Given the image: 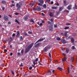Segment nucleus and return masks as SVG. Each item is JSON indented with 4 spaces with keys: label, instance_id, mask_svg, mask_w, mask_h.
<instances>
[{
    "label": "nucleus",
    "instance_id": "nucleus-53",
    "mask_svg": "<svg viewBox=\"0 0 77 77\" xmlns=\"http://www.w3.org/2000/svg\"><path fill=\"white\" fill-rule=\"evenodd\" d=\"M8 24H11V22H8Z\"/></svg>",
    "mask_w": 77,
    "mask_h": 77
},
{
    "label": "nucleus",
    "instance_id": "nucleus-43",
    "mask_svg": "<svg viewBox=\"0 0 77 77\" xmlns=\"http://www.w3.org/2000/svg\"><path fill=\"white\" fill-rule=\"evenodd\" d=\"M39 25L40 26H42V23H40V24H39Z\"/></svg>",
    "mask_w": 77,
    "mask_h": 77
},
{
    "label": "nucleus",
    "instance_id": "nucleus-27",
    "mask_svg": "<svg viewBox=\"0 0 77 77\" xmlns=\"http://www.w3.org/2000/svg\"><path fill=\"white\" fill-rule=\"evenodd\" d=\"M15 22L17 23V24H20V22H19V21H18L17 20H16L15 21Z\"/></svg>",
    "mask_w": 77,
    "mask_h": 77
},
{
    "label": "nucleus",
    "instance_id": "nucleus-37",
    "mask_svg": "<svg viewBox=\"0 0 77 77\" xmlns=\"http://www.w3.org/2000/svg\"><path fill=\"white\" fill-rule=\"evenodd\" d=\"M62 40L61 39H60V38L59 37H58V41H61Z\"/></svg>",
    "mask_w": 77,
    "mask_h": 77
},
{
    "label": "nucleus",
    "instance_id": "nucleus-30",
    "mask_svg": "<svg viewBox=\"0 0 77 77\" xmlns=\"http://www.w3.org/2000/svg\"><path fill=\"white\" fill-rule=\"evenodd\" d=\"M23 53H24V50L22 49V50L21 51V53L23 54Z\"/></svg>",
    "mask_w": 77,
    "mask_h": 77
},
{
    "label": "nucleus",
    "instance_id": "nucleus-62",
    "mask_svg": "<svg viewBox=\"0 0 77 77\" xmlns=\"http://www.w3.org/2000/svg\"><path fill=\"white\" fill-rule=\"evenodd\" d=\"M71 36H69L68 37V39H70V38H71Z\"/></svg>",
    "mask_w": 77,
    "mask_h": 77
},
{
    "label": "nucleus",
    "instance_id": "nucleus-52",
    "mask_svg": "<svg viewBox=\"0 0 77 77\" xmlns=\"http://www.w3.org/2000/svg\"><path fill=\"white\" fill-rule=\"evenodd\" d=\"M62 54L63 55V56H66V54L64 53H63Z\"/></svg>",
    "mask_w": 77,
    "mask_h": 77
},
{
    "label": "nucleus",
    "instance_id": "nucleus-51",
    "mask_svg": "<svg viewBox=\"0 0 77 77\" xmlns=\"http://www.w3.org/2000/svg\"><path fill=\"white\" fill-rule=\"evenodd\" d=\"M13 54V53H10V56H12Z\"/></svg>",
    "mask_w": 77,
    "mask_h": 77
},
{
    "label": "nucleus",
    "instance_id": "nucleus-16",
    "mask_svg": "<svg viewBox=\"0 0 77 77\" xmlns=\"http://www.w3.org/2000/svg\"><path fill=\"white\" fill-rule=\"evenodd\" d=\"M63 10V7H60L59 9V11L60 12V11H62Z\"/></svg>",
    "mask_w": 77,
    "mask_h": 77
},
{
    "label": "nucleus",
    "instance_id": "nucleus-6",
    "mask_svg": "<svg viewBox=\"0 0 77 77\" xmlns=\"http://www.w3.org/2000/svg\"><path fill=\"white\" fill-rule=\"evenodd\" d=\"M29 16L27 15H26V16H25L24 17V19L25 21L27 20L28 18H29Z\"/></svg>",
    "mask_w": 77,
    "mask_h": 77
},
{
    "label": "nucleus",
    "instance_id": "nucleus-4",
    "mask_svg": "<svg viewBox=\"0 0 77 77\" xmlns=\"http://www.w3.org/2000/svg\"><path fill=\"white\" fill-rule=\"evenodd\" d=\"M38 58H37L35 60H34L33 62V65H32V67H35V65L36 64V62H38Z\"/></svg>",
    "mask_w": 77,
    "mask_h": 77
},
{
    "label": "nucleus",
    "instance_id": "nucleus-10",
    "mask_svg": "<svg viewBox=\"0 0 77 77\" xmlns=\"http://www.w3.org/2000/svg\"><path fill=\"white\" fill-rule=\"evenodd\" d=\"M63 3L64 4V6H67V5H68V4L66 3V0H64L63 1Z\"/></svg>",
    "mask_w": 77,
    "mask_h": 77
},
{
    "label": "nucleus",
    "instance_id": "nucleus-59",
    "mask_svg": "<svg viewBox=\"0 0 77 77\" xmlns=\"http://www.w3.org/2000/svg\"><path fill=\"white\" fill-rule=\"evenodd\" d=\"M22 38V36H20V40H21V39H23Z\"/></svg>",
    "mask_w": 77,
    "mask_h": 77
},
{
    "label": "nucleus",
    "instance_id": "nucleus-2",
    "mask_svg": "<svg viewBox=\"0 0 77 77\" xmlns=\"http://www.w3.org/2000/svg\"><path fill=\"white\" fill-rule=\"evenodd\" d=\"M22 6V3H21V2H19V3H17L16 5V7H17V10L18 11V10H20Z\"/></svg>",
    "mask_w": 77,
    "mask_h": 77
},
{
    "label": "nucleus",
    "instance_id": "nucleus-12",
    "mask_svg": "<svg viewBox=\"0 0 77 77\" xmlns=\"http://www.w3.org/2000/svg\"><path fill=\"white\" fill-rule=\"evenodd\" d=\"M49 16L51 17H53V13L52 12H50L49 13Z\"/></svg>",
    "mask_w": 77,
    "mask_h": 77
},
{
    "label": "nucleus",
    "instance_id": "nucleus-21",
    "mask_svg": "<svg viewBox=\"0 0 77 77\" xmlns=\"http://www.w3.org/2000/svg\"><path fill=\"white\" fill-rule=\"evenodd\" d=\"M49 30L51 31L52 30H53V28L52 27V26H49Z\"/></svg>",
    "mask_w": 77,
    "mask_h": 77
},
{
    "label": "nucleus",
    "instance_id": "nucleus-8",
    "mask_svg": "<svg viewBox=\"0 0 77 77\" xmlns=\"http://www.w3.org/2000/svg\"><path fill=\"white\" fill-rule=\"evenodd\" d=\"M71 7H72V5H69L67 7V9L68 10H71Z\"/></svg>",
    "mask_w": 77,
    "mask_h": 77
},
{
    "label": "nucleus",
    "instance_id": "nucleus-31",
    "mask_svg": "<svg viewBox=\"0 0 77 77\" xmlns=\"http://www.w3.org/2000/svg\"><path fill=\"white\" fill-rule=\"evenodd\" d=\"M13 6H15V4H12L11 5V8H12L13 7Z\"/></svg>",
    "mask_w": 77,
    "mask_h": 77
},
{
    "label": "nucleus",
    "instance_id": "nucleus-40",
    "mask_svg": "<svg viewBox=\"0 0 77 77\" xmlns=\"http://www.w3.org/2000/svg\"><path fill=\"white\" fill-rule=\"evenodd\" d=\"M29 69V70H31V69H32V66L30 67Z\"/></svg>",
    "mask_w": 77,
    "mask_h": 77
},
{
    "label": "nucleus",
    "instance_id": "nucleus-56",
    "mask_svg": "<svg viewBox=\"0 0 77 77\" xmlns=\"http://www.w3.org/2000/svg\"><path fill=\"white\" fill-rule=\"evenodd\" d=\"M51 22H53V19H51Z\"/></svg>",
    "mask_w": 77,
    "mask_h": 77
},
{
    "label": "nucleus",
    "instance_id": "nucleus-47",
    "mask_svg": "<svg viewBox=\"0 0 77 77\" xmlns=\"http://www.w3.org/2000/svg\"><path fill=\"white\" fill-rule=\"evenodd\" d=\"M61 35H62L63 36H64V34L63 33H61Z\"/></svg>",
    "mask_w": 77,
    "mask_h": 77
},
{
    "label": "nucleus",
    "instance_id": "nucleus-14",
    "mask_svg": "<svg viewBox=\"0 0 77 77\" xmlns=\"http://www.w3.org/2000/svg\"><path fill=\"white\" fill-rule=\"evenodd\" d=\"M68 33V32H66L64 33V36L65 37L67 38L68 37V35H67V33Z\"/></svg>",
    "mask_w": 77,
    "mask_h": 77
},
{
    "label": "nucleus",
    "instance_id": "nucleus-34",
    "mask_svg": "<svg viewBox=\"0 0 77 77\" xmlns=\"http://www.w3.org/2000/svg\"><path fill=\"white\" fill-rule=\"evenodd\" d=\"M28 33L29 34H32V32L31 31L28 32Z\"/></svg>",
    "mask_w": 77,
    "mask_h": 77
},
{
    "label": "nucleus",
    "instance_id": "nucleus-63",
    "mask_svg": "<svg viewBox=\"0 0 77 77\" xmlns=\"http://www.w3.org/2000/svg\"><path fill=\"white\" fill-rule=\"evenodd\" d=\"M75 8L76 9H77V5L75 6Z\"/></svg>",
    "mask_w": 77,
    "mask_h": 77
},
{
    "label": "nucleus",
    "instance_id": "nucleus-33",
    "mask_svg": "<svg viewBox=\"0 0 77 77\" xmlns=\"http://www.w3.org/2000/svg\"><path fill=\"white\" fill-rule=\"evenodd\" d=\"M46 2L47 3H49V2H50V0H46Z\"/></svg>",
    "mask_w": 77,
    "mask_h": 77
},
{
    "label": "nucleus",
    "instance_id": "nucleus-39",
    "mask_svg": "<svg viewBox=\"0 0 77 77\" xmlns=\"http://www.w3.org/2000/svg\"><path fill=\"white\" fill-rule=\"evenodd\" d=\"M38 5L39 6H42V4L41 3H38Z\"/></svg>",
    "mask_w": 77,
    "mask_h": 77
},
{
    "label": "nucleus",
    "instance_id": "nucleus-32",
    "mask_svg": "<svg viewBox=\"0 0 77 77\" xmlns=\"http://www.w3.org/2000/svg\"><path fill=\"white\" fill-rule=\"evenodd\" d=\"M35 4V3H33L32 4L30 3L29 4L30 5H31V6H33L34 5V4Z\"/></svg>",
    "mask_w": 77,
    "mask_h": 77
},
{
    "label": "nucleus",
    "instance_id": "nucleus-24",
    "mask_svg": "<svg viewBox=\"0 0 77 77\" xmlns=\"http://www.w3.org/2000/svg\"><path fill=\"white\" fill-rule=\"evenodd\" d=\"M69 27L68 26H66L64 28L65 30H67V29H69Z\"/></svg>",
    "mask_w": 77,
    "mask_h": 77
},
{
    "label": "nucleus",
    "instance_id": "nucleus-44",
    "mask_svg": "<svg viewBox=\"0 0 77 77\" xmlns=\"http://www.w3.org/2000/svg\"><path fill=\"white\" fill-rule=\"evenodd\" d=\"M69 69H68V73H69V72H70L69 71V67H68Z\"/></svg>",
    "mask_w": 77,
    "mask_h": 77
},
{
    "label": "nucleus",
    "instance_id": "nucleus-22",
    "mask_svg": "<svg viewBox=\"0 0 77 77\" xmlns=\"http://www.w3.org/2000/svg\"><path fill=\"white\" fill-rule=\"evenodd\" d=\"M39 2L41 3H42V4H43L44 3V1L43 0H39Z\"/></svg>",
    "mask_w": 77,
    "mask_h": 77
},
{
    "label": "nucleus",
    "instance_id": "nucleus-57",
    "mask_svg": "<svg viewBox=\"0 0 77 77\" xmlns=\"http://www.w3.org/2000/svg\"><path fill=\"white\" fill-rule=\"evenodd\" d=\"M5 7H2V10H5Z\"/></svg>",
    "mask_w": 77,
    "mask_h": 77
},
{
    "label": "nucleus",
    "instance_id": "nucleus-64",
    "mask_svg": "<svg viewBox=\"0 0 77 77\" xmlns=\"http://www.w3.org/2000/svg\"><path fill=\"white\" fill-rule=\"evenodd\" d=\"M51 4H53V1H51Z\"/></svg>",
    "mask_w": 77,
    "mask_h": 77
},
{
    "label": "nucleus",
    "instance_id": "nucleus-36",
    "mask_svg": "<svg viewBox=\"0 0 77 77\" xmlns=\"http://www.w3.org/2000/svg\"><path fill=\"white\" fill-rule=\"evenodd\" d=\"M23 34L24 35H25V36L27 35V34L26 32H24Z\"/></svg>",
    "mask_w": 77,
    "mask_h": 77
},
{
    "label": "nucleus",
    "instance_id": "nucleus-41",
    "mask_svg": "<svg viewBox=\"0 0 77 77\" xmlns=\"http://www.w3.org/2000/svg\"><path fill=\"white\" fill-rule=\"evenodd\" d=\"M71 61L72 62V61H73L74 60V58H73V57H71Z\"/></svg>",
    "mask_w": 77,
    "mask_h": 77
},
{
    "label": "nucleus",
    "instance_id": "nucleus-15",
    "mask_svg": "<svg viewBox=\"0 0 77 77\" xmlns=\"http://www.w3.org/2000/svg\"><path fill=\"white\" fill-rule=\"evenodd\" d=\"M17 35H16V36H19L20 35V32L19 31H18L17 32Z\"/></svg>",
    "mask_w": 77,
    "mask_h": 77
},
{
    "label": "nucleus",
    "instance_id": "nucleus-19",
    "mask_svg": "<svg viewBox=\"0 0 77 77\" xmlns=\"http://www.w3.org/2000/svg\"><path fill=\"white\" fill-rule=\"evenodd\" d=\"M66 53H68L69 51V48H67L66 50Z\"/></svg>",
    "mask_w": 77,
    "mask_h": 77
},
{
    "label": "nucleus",
    "instance_id": "nucleus-54",
    "mask_svg": "<svg viewBox=\"0 0 77 77\" xmlns=\"http://www.w3.org/2000/svg\"><path fill=\"white\" fill-rule=\"evenodd\" d=\"M20 66H23V63H21L20 65Z\"/></svg>",
    "mask_w": 77,
    "mask_h": 77
},
{
    "label": "nucleus",
    "instance_id": "nucleus-61",
    "mask_svg": "<svg viewBox=\"0 0 77 77\" xmlns=\"http://www.w3.org/2000/svg\"><path fill=\"white\" fill-rule=\"evenodd\" d=\"M4 51H5V52H7V50H6V49L4 50Z\"/></svg>",
    "mask_w": 77,
    "mask_h": 77
},
{
    "label": "nucleus",
    "instance_id": "nucleus-29",
    "mask_svg": "<svg viewBox=\"0 0 77 77\" xmlns=\"http://www.w3.org/2000/svg\"><path fill=\"white\" fill-rule=\"evenodd\" d=\"M43 8H46V5L45 4V5H43Z\"/></svg>",
    "mask_w": 77,
    "mask_h": 77
},
{
    "label": "nucleus",
    "instance_id": "nucleus-42",
    "mask_svg": "<svg viewBox=\"0 0 77 77\" xmlns=\"http://www.w3.org/2000/svg\"><path fill=\"white\" fill-rule=\"evenodd\" d=\"M54 27H55V28L57 27V24H54Z\"/></svg>",
    "mask_w": 77,
    "mask_h": 77
},
{
    "label": "nucleus",
    "instance_id": "nucleus-26",
    "mask_svg": "<svg viewBox=\"0 0 77 77\" xmlns=\"http://www.w3.org/2000/svg\"><path fill=\"white\" fill-rule=\"evenodd\" d=\"M66 26H69V25L71 24V23H66Z\"/></svg>",
    "mask_w": 77,
    "mask_h": 77
},
{
    "label": "nucleus",
    "instance_id": "nucleus-45",
    "mask_svg": "<svg viewBox=\"0 0 77 77\" xmlns=\"http://www.w3.org/2000/svg\"><path fill=\"white\" fill-rule=\"evenodd\" d=\"M12 36H15V33H13V34H12Z\"/></svg>",
    "mask_w": 77,
    "mask_h": 77
},
{
    "label": "nucleus",
    "instance_id": "nucleus-46",
    "mask_svg": "<svg viewBox=\"0 0 77 77\" xmlns=\"http://www.w3.org/2000/svg\"><path fill=\"white\" fill-rule=\"evenodd\" d=\"M12 74L13 75H14V73L13 72V71H11Z\"/></svg>",
    "mask_w": 77,
    "mask_h": 77
},
{
    "label": "nucleus",
    "instance_id": "nucleus-55",
    "mask_svg": "<svg viewBox=\"0 0 77 77\" xmlns=\"http://www.w3.org/2000/svg\"><path fill=\"white\" fill-rule=\"evenodd\" d=\"M39 64L40 65H42V64L41 63H39Z\"/></svg>",
    "mask_w": 77,
    "mask_h": 77
},
{
    "label": "nucleus",
    "instance_id": "nucleus-5",
    "mask_svg": "<svg viewBox=\"0 0 77 77\" xmlns=\"http://www.w3.org/2000/svg\"><path fill=\"white\" fill-rule=\"evenodd\" d=\"M4 19L5 21H8V17L6 15H4Z\"/></svg>",
    "mask_w": 77,
    "mask_h": 77
},
{
    "label": "nucleus",
    "instance_id": "nucleus-3",
    "mask_svg": "<svg viewBox=\"0 0 77 77\" xmlns=\"http://www.w3.org/2000/svg\"><path fill=\"white\" fill-rule=\"evenodd\" d=\"M51 47V46L50 45H48L44 48L43 50V51L44 52H47V51H48Z\"/></svg>",
    "mask_w": 77,
    "mask_h": 77
},
{
    "label": "nucleus",
    "instance_id": "nucleus-18",
    "mask_svg": "<svg viewBox=\"0 0 77 77\" xmlns=\"http://www.w3.org/2000/svg\"><path fill=\"white\" fill-rule=\"evenodd\" d=\"M57 8L56 7H52V9H57Z\"/></svg>",
    "mask_w": 77,
    "mask_h": 77
},
{
    "label": "nucleus",
    "instance_id": "nucleus-25",
    "mask_svg": "<svg viewBox=\"0 0 77 77\" xmlns=\"http://www.w3.org/2000/svg\"><path fill=\"white\" fill-rule=\"evenodd\" d=\"M58 69H59V70H60V71H62V68H60V67H58Z\"/></svg>",
    "mask_w": 77,
    "mask_h": 77
},
{
    "label": "nucleus",
    "instance_id": "nucleus-49",
    "mask_svg": "<svg viewBox=\"0 0 77 77\" xmlns=\"http://www.w3.org/2000/svg\"><path fill=\"white\" fill-rule=\"evenodd\" d=\"M49 56L50 57H51V54H50V53H49Z\"/></svg>",
    "mask_w": 77,
    "mask_h": 77
},
{
    "label": "nucleus",
    "instance_id": "nucleus-60",
    "mask_svg": "<svg viewBox=\"0 0 77 77\" xmlns=\"http://www.w3.org/2000/svg\"><path fill=\"white\" fill-rule=\"evenodd\" d=\"M48 22L49 24H51V23L50 22V21H48Z\"/></svg>",
    "mask_w": 77,
    "mask_h": 77
},
{
    "label": "nucleus",
    "instance_id": "nucleus-11",
    "mask_svg": "<svg viewBox=\"0 0 77 77\" xmlns=\"http://www.w3.org/2000/svg\"><path fill=\"white\" fill-rule=\"evenodd\" d=\"M35 10L36 11H40L41 10V8L40 7H39L35 8Z\"/></svg>",
    "mask_w": 77,
    "mask_h": 77
},
{
    "label": "nucleus",
    "instance_id": "nucleus-28",
    "mask_svg": "<svg viewBox=\"0 0 77 77\" xmlns=\"http://www.w3.org/2000/svg\"><path fill=\"white\" fill-rule=\"evenodd\" d=\"M72 48L73 50H74L75 49V47H74V46H72Z\"/></svg>",
    "mask_w": 77,
    "mask_h": 77
},
{
    "label": "nucleus",
    "instance_id": "nucleus-17",
    "mask_svg": "<svg viewBox=\"0 0 77 77\" xmlns=\"http://www.w3.org/2000/svg\"><path fill=\"white\" fill-rule=\"evenodd\" d=\"M66 60V58L65 57H64L63 59H62L63 62H65Z\"/></svg>",
    "mask_w": 77,
    "mask_h": 77
},
{
    "label": "nucleus",
    "instance_id": "nucleus-7",
    "mask_svg": "<svg viewBox=\"0 0 77 77\" xmlns=\"http://www.w3.org/2000/svg\"><path fill=\"white\" fill-rule=\"evenodd\" d=\"M44 40V38L42 39H40L38 40L35 43V45L37 43H38V42H41V41H43Z\"/></svg>",
    "mask_w": 77,
    "mask_h": 77
},
{
    "label": "nucleus",
    "instance_id": "nucleus-38",
    "mask_svg": "<svg viewBox=\"0 0 77 77\" xmlns=\"http://www.w3.org/2000/svg\"><path fill=\"white\" fill-rule=\"evenodd\" d=\"M30 22H32V23H34V21L33 19H31L30 21Z\"/></svg>",
    "mask_w": 77,
    "mask_h": 77
},
{
    "label": "nucleus",
    "instance_id": "nucleus-35",
    "mask_svg": "<svg viewBox=\"0 0 77 77\" xmlns=\"http://www.w3.org/2000/svg\"><path fill=\"white\" fill-rule=\"evenodd\" d=\"M20 54H21V53H20L18 52L17 53V55H18V56H20Z\"/></svg>",
    "mask_w": 77,
    "mask_h": 77
},
{
    "label": "nucleus",
    "instance_id": "nucleus-48",
    "mask_svg": "<svg viewBox=\"0 0 77 77\" xmlns=\"http://www.w3.org/2000/svg\"><path fill=\"white\" fill-rule=\"evenodd\" d=\"M65 12H67V13H68L69 12V11L68 10H65Z\"/></svg>",
    "mask_w": 77,
    "mask_h": 77
},
{
    "label": "nucleus",
    "instance_id": "nucleus-9",
    "mask_svg": "<svg viewBox=\"0 0 77 77\" xmlns=\"http://www.w3.org/2000/svg\"><path fill=\"white\" fill-rule=\"evenodd\" d=\"M61 42H62L63 44H66V41L64 39H62L61 40Z\"/></svg>",
    "mask_w": 77,
    "mask_h": 77
},
{
    "label": "nucleus",
    "instance_id": "nucleus-1",
    "mask_svg": "<svg viewBox=\"0 0 77 77\" xmlns=\"http://www.w3.org/2000/svg\"><path fill=\"white\" fill-rule=\"evenodd\" d=\"M33 43H32L31 44L29 45L27 48H26L25 50V53H27L28 51L30 50V48H32V47H33Z\"/></svg>",
    "mask_w": 77,
    "mask_h": 77
},
{
    "label": "nucleus",
    "instance_id": "nucleus-13",
    "mask_svg": "<svg viewBox=\"0 0 77 77\" xmlns=\"http://www.w3.org/2000/svg\"><path fill=\"white\" fill-rule=\"evenodd\" d=\"M70 40L72 43H73L74 42V38L72 37L71 38Z\"/></svg>",
    "mask_w": 77,
    "mask_h": 77
},
{
    "label": "nucleus",
    "instance_id": "nucleus-20",
    "mask_svg": "<svg viewBox=\"0 0 77 77\" xmlns=\"http://www.w3.org/2000/svg\"><path fill=\"white\" fill-rule=\"evenodd\" d=\"M2 4H5V3H6V1H5V0H2Z\"/></svg>",
    "mask_w": 77,
    "mask_h": 77
},
{
    "label": "nucleus",
    "instance_id": "nucleus-50",
    "mask_svg": "<svg viewBox=\"0 0 77 77\" xmlns=\"http://www.w3.org/2000/svg\"><path fill=\"white\" fill-rule=\"evenodd\" d=\"M42 16H45V14H44L43 13H42Z\"/></svg>",
    "mask_w": 77,
    "mask_h": 77
},
{
    "label": "nucleus",
    "instance_id": "nucleus-58",
    "mask_svg": "<svg viewBox=\"0 0 77 77\" xmlns=\"http://www.w3.org/2000/svg\"><path fill=\"white\" fill-rule=\"evenodd\" d=\"M18 14H19V13H15V15H18Z\"/></svg>",
    "mask_w": 77,
    "mask_h": 77
},
{
    "label": "nucleus",
    "instance_id": "nucleus-23",
    "mask_svg": "<svg viewBox=\"0 0 77 77\" xmlns=\"http://www.w3.org/2000/svg\"><path fill=\"white\" fill-rule=\"evenodd\" d=\"M39 43H38L37 44L35 45V47L36 48H37V47H38L39 46Z\"/></svg>",
    "mask_w": 77,
    "mask_h": 77
}]
</instances>
